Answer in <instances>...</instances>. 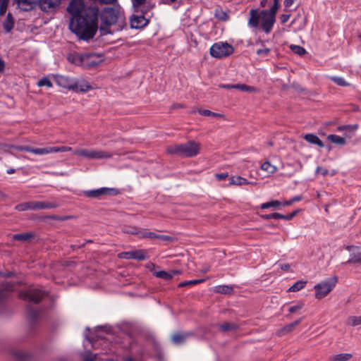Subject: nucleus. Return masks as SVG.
I'll return each instance as SVG.
<instances>
[{
  "instance_id": "obj_1",
  "label": "nucleus",
  "mask_w": 361,
  "mask_h": 361,
  "mask_svg": "<svg viewBox=\"0 0 361 361\" xmlns=\"http://www.w3.org/2000/svg\"><path fill=\"white\" fill-rule=\"evenodd\" d=\"M123 12L118 4L112 7L99 8L97 5L87 6L81 23H118L124 21Z\"/></svg>"
},
{
  "instance_id": "obj_2",
  "label": "nucleus",
  "mask_w": 361,
  "mask_h": 361,
  "mask_svg": "<svg viewBox=\"0 0 361 361\" xmlns=\"http://www.w3.org/2000/svg\"><path fill=\"white\" fill-rule=\"evenodd\" d=\"M68 60L84 68L90 69L101 64L104 60V56L100 54L88 53L71 55L68 56Z\"/></svg>"
},
{
  "instance_id": "obj_3",
  "label": "nucleus",
  "mask_w": 361,
  "mask_h": 361,
  "mask_svg": "<svg viewBox=\"0 0 361 361\" xmlns=\"http://www.w3.org/2000/svg\"><path fill=\"white\" fill-rule=\"evenodd\" d=\"M200 144L195 141H189L184 144L172 145L166 148V152L183 157H192L200 153Z\"/></svg>"
},
{
  "instance_id": "obj_4",
  "label": "nucleus",
  "mask_w": 361,
  "mask_h": 361,
  "mask_svg": "<svg viewBox=\"0 0 361 361\" xmlns=\"http://www.w3.org/2000/svg\"><path fill=\"white\" fill-rule=\"evenodd\" d=\"M279 7V0H274V4L269 10H251L248 23H274Z\"/></svg>"
},
{
  "instance_id": "obj_5",
  "label": "nucleus",
  "mask_w": 361,
  "mask_h": 361,
  "mask_svg": "<svg viewBox=\"0 0 361 361\" xmlns=\"http://www.w3.org/2000/svg\"><path fill=\"white\" fill-rule=\"evenodd\" d=\"M97 25V24H68V27L79 39L87 41L94 36L98 28Z\"/></svg>"
},
{
  "instance_id": "obj_6",
  "label": "nucleus",
  "mask_w": 361,
  "mask_h": 361,
  "mask_svg": "<svg viewBox=\"0 0 361 361\" xmlns=\"http://www.w3.org/2000/svg\"><path fill=\"white\" fill-rule=\"evenodd\" d=\"M337 282V276H333L316 284L314 286L315 298L322 300L326 297L334 290Z\"/></svg>"
},
{
  "instance_id": "obj_7",
  "label": "nucleus",
  "mask_w": 361,
  "mask_h": 361,
  "mask_svg": "<svg viewBox=\"0 0 361 361\" xmlns=\"http://www.w3.org/2000/svg\"><path fill=\"white\" fill-rule=\"evenodd\" d=\"M234 51L232 45L227 42H219L214 43L209 50L211 56L216 59H221L231 55Z\"/></svg>"
},
{
  "instance_id": "obj_8",
  "label": "nucleus",
  "mask_w": 361,
  "mask_h": 361,
  "mask_svg": "<svg viewBox=\"0 0 361 361\" xmlns=\"http://www.w3.org/2000/svg\"><path fill=\"white\" fill-rule=\"evenodd\" d=\"M73 154L87 159H102L111 157V154L108 152L95 149H76L73 152Z\"/></svg>"
},
{
  "instance_id": "obj_9",
  "label": "nucleus",
  "mask_w": 361,
  "mask_h": 361,
  "mask_svg": "<svg viewBox=\"0 0 361 361\" xmlns=\"http://www.w3.org/2000/svg\"><path fill=\"white\" fill-rule=\"evenodd\" d=\"M71 150L72 148L67 146L47 147L43 148H34L33 154L37 155H44L51 153L68 152Z\"/></svg>"
},
{
  "instance_id": "obj_10",
  "label": "nucleus",
  "mask_w": 361,
  "mask_h": 361,
  "mask_svg": "<svg viewBox=\"0 0 361 361\" xmlns=\"http://www.w3.org/2000/svg\"><path fill=\"white\" fill-rule=\"evenodd\" d=\"M118 257L126 259L144 260L147 258V251L145 250H137L133 251L123 252L118 255Z\"/></svg>"
},
{
  "instance_id": "obj_11",
  "label": "nucleus",
  "mask_w": 361,
  "mask_h": 361,
  "mask_svg": "<svg viewBox=\"0 0 361 361\" xmlns=\"http://www.w3.org/2000/svg\"><path fill=\"white\" fill-rule=\"evenodd\" d=\"M44 295V292L35 289H32L26 292H23L20 294V297L21 298L34 302L35 303L39 302Z\"/></svg>"
},
{
  "instance_id": "obj_12",
  "label": "nucleus",
  "mask_w": 361,
  "mask_h": 361,
  "mask_svg": "<svg viewBox=\"0 0 361 361\" xmlns=\"http://www.w3.org/2000/svg\"><path fill=\"white\" fill-rule=\"evenodd\" d=\"M56 83L63 88H66L70 90H73L74 88L73 81L74 79L68 76L62 75H56L54 76Z\"/></svg>"
},
{
  "instance_id": "obj_13",
  "label": "nucleus",
  "mask_w": 361,
  "mask_h": 361,
  "mask_svg": "<svg viewBox=\"0 0 361 361\" xmlns=\"http://www.w3.org/2000/svg\"><path fill=\"white\" fill-rule=\"evenodd\" d=\"M37 1L41 10L46 12H51L57 8L61 0H37Z\"/></svg>"
},
{
  "instance_id": "obj_14",
  "label": "nucleus",
  "mask_w": 361,
  "mask_h": 361,
  "mask_svg": "<svg viewBox=\"0 0 361 361\" xmlns=\"http://www.w3.org/2000/svg\"><path fill=\"white\" fill-rule=\"evenodd\" d=\"M73 86L74 88H73V91L74 92L85 93L92 90V85L83 78H80L78 80L74 79Z\"/></svg>"
},
{
  "instance_id": "obj_15",
  "label": "nucleus",
  "mask_w": 361,
  "mask_h": 361,
  "mask_svg": "<svg viewBox=\"0 0 361 361\" xmlns=\"http://www.w3.org/2000/svg\"><path fill=\"white\" fill-rule=\"evenodd\" d=\"M32 210L49 209L56 208L59 204L56 202L48 201H31Z\"/></svg>"
},
{
  "instance_id": "obj_16",
  "label": "nucleus",
  "mask_w": 361,
  "mask_h": 361,
  "mask_svg": "<svg viewBox=\"0 0 361 361\" xmlns=\"http://www.w3.org/2000/svg\"><path fill=\"white\" fill-rule=\"evenodd\" d=\"M14 2L20 10L27 11L35 6L37 0H14Z\"/></svg>"
},
{
  "instance_id": "obj_17",
  "label": "nucleus",
  "mask_w": 361,
  "mask_h": 361,
  "mask_svg": "<svg viewBox=\"0 0 361 361\" xmlns=\"http://www.w3.org/2000/svg\"><path fill=\"white\" fill-rule=\"evenodd\" d=\"M301 321L302 319H300L293 322L292 323H290L288 325L284 326L276 331V335L278 336H283L286 334L291 332L295 329L296 326L300 324Z\"/></svg>"
},
{
  "instance_id": "obj_18",
  "label": "nucleus",
  "mask_w": 361,
  "mask_h": 361,
  "mask_svg": "<svg viewBox=\"0 0 361 361\" xmlns=\"http://www.w3.org/2000/svg\"><path fill=\"white\" fill-rule=\"evenodd\" d=\"M114 189L108 188H101L99 189L85 191V194L88 197H99L102 195L110 194Z\"/></svg>"
},
{
  "instance_id": "obj_19",
  "label": "nucleus",
  "mask_w": 361,
  "mask_h": 361,
  "mask_svg": "<svg viewBox=\"0 0 361 361\" xmlns=\"http://www.w3.org/2000/svg\"><path fill=\"white\" fill-rule=\"evenodd\" d=\"M296 214H297V211H295V212H293L290 214H288L287 215L281 214L279 213H273V214L262 215V217L264 219H267V220L271 219H285V220H290Z\"/></svg>"
},
{
  "instance_id": "obj_20",
  "label": "nucleus",
  "mask_w": 361,
  "mask_h": 361,
  "mask_svg": "<svg viewBox=\"0 0 361 361\" xmlns=\"http://www.w3.org/2000/svg\"><path fill=\"white\" fill-rule=\"evenodd\" d=\"M180 271L178 270H172L170 271H154V275L159 279H163L165 280H170L173 278V276L176 274H179Z\"/></svg>"
},
{
  "instance_id": "obj_21",
  "label": "nucleus",
  "mask_w": 361,
  "mask_h": 361,
  "mask_svg": "<svg viewBox=\"0 0 361 361\" xmlns=\"http://www.w3.org/2000/svg\"><path fill=\"white\" fill-rule=\"evenodd\" d=\"M252 184V182H249L246 178H243L240 176H231L229 179V185L241 186L243 185Z\"/></svg>"
},
{
  "instance_id": "obj_22",
  "label": "nucleus",
  "mask_w": 361,
  "mask_h": 361,
  "mask_svg": "<svg viewBox=\"0 0 361 361\" xmlns=\"http://www.w3.org/2000/svg\"><path fill=\"white\" fill-rule=\"evenodd\" d=\"M304 138L310 144L317 145L320 147H324V145L323 142L314 134L309 133L304 136Z\"/></svg>"
},
{
  "instance_id": "obj_23",
  "label": "nucleus",
  "mask_w": 361,
  "mask_h": 361,
  "mask_svg": "<svg viewBox=\"0 0 361 361\" xmlns=\"http://www.w3.org/2000/svg\"><path fill=\"white\" fill-rule=\"evenodd\" d=\"M256 30L257 34L264 32L267 34L269 33L272 30L273 24H250Z\"/></svg>"
},
{
  "instance_id": "obj_24",
  "label": "nucleus",
  "mask_w": 361,
  "mask_h": 361,
  "mask_svg": "<svg viewBox=\"0 0 361 361\" xmlns=\"http://www.w3.org/2000/svg\"><path fill=\"white\" fill-rule=\"evenodd\" d=\"M137 236L140 238L155 239L157 234L147 229H140L137 228Z\"/></svg>"
},
{
  "instance_id": "obj_25",
  "label": "nucleus",
  "mask_w": 361,
  "mask_h": 361,
  "mask_svg": "<svg viewBox=\"0 0 361 361\" xmlns=\"http://www.w3.org/2000/svg\"><path fill=\"white\" fill-rule=\"evenodd\" d=\"M130 23H142L145 21V23H149L150 18H149V15L147 13L141 14V15H133L130 17Z\"/></svg>"
},
{
  "instance_id": "obj_26",
  "label": "nucleus",
  "mask_w": 361,
  "mask_h": 361,
  "mask_svg": "<svg viewBox=\"0 0 361 361\" xmlns=\"http://www.w3.org/2000/svg\"><path fill=\"white\" fill-rule=\"evenodd\" d=\"M261 169L269 176L276 172L277 167L271 164L269 161H265L261 165Z\"/></svg>"
},
{
  "instance_id": "obj_27",
  "label": "nucleus",
  "mask_w": 361,
  "mask_h": 361,
  "mask_svg": "<svg viewBox=\"0 0 361 361\" xmlns=\"http://www.w3.org/2000/svg\"><path fill=\"white\" fill-rule=\"evenodd\" d=\"M327 140L331 142L338 145H344L346 143V140L345 138L340 137L337 135H329L327 136Z\"/></svg>"
},
{
  "instance_id": "obj_28",
  "label": "nucleus",
  "mask_w": 361,
  "mask_h": 361,
  "mask_svg": "<svg viewBox=\"0 0 361 361\" xmlns=\"http://www.w3.org/2000/svg\"><path fill=\"white\" fill-rule=\"evenodd\" d=\"M353 357L350 353H341L333 355L330 357V361H348Z\"/></svg>"
},
{
  "instance_id": "obj_29",
  "label": "nucleus",
  "mask_w": 361,
  "mask_h": 361,
  "mask_svg": "<svg viewBox=\"0 0 361 361\" xmlns=\"http://www.w3.org/2000/svg\"><path fill=\"white\" fill-rule=\"evenodd\" d=\"M214 291L216 293H222V294H229L233 293V287L227 285H221L217 286L214 288Z\"/></svg>"
},
{
  "instance_id": "obj_30",
  "label": "nucleus",
  "mask_w": 361,
  "mask_h": 361,
  "mask_svg": "<svg viewBox=\"0 0 361 361\" xmlns=\"http://www.w3.org/2000/svg\"><path fill=\"white\" fill-rule=\"evenodd\" d=\"M233 88L240 90L243 92H257L258 90L254 87L249 86L245 84H236L233 86Z\"/></svg>"
},
{
  "instance_id": "obj_31",
  "label": "nucleus",
  "mask_w": 361,
  "mask_h": 361,
  "mask_svg": "<svg viewBox=\"0 0 361 361\" xmlns=\"http://www.w3.org/2000/svg\"><path fill=\"white\" fill-rule=\"evenodd\" d=\"M307 283L306 281H298L288 288L289 292H297L305 288Z\"/></svg>"
},
{
  "instance_id": "obj_32",
  "label": "nucleus",
  "mask_w": 361,
  "mask_h": 361,
  "mask_svg": "<svg viewBox=\"0 0 361 361\" xmlns=\"http://www.w3.org/2000/svg\"><path fill=\"white\" fill-rule=\"evenodd\" d=\"M215 17L219 20L227 21L229 20L228 14L221 8H217L216 10Z\"/></svg>"
},
{
  "instance_id": "obj_33",
  "label": "nucleus",
  "mask_w": 361,
  "mask_h": 361,
  "mask_svg": "<svg viewBox=\"0 0 361 361\" xmlns=\"http://www.w3.org/2000/svg\"><path fill=\"white\" fill-rule=\"evenodd\" d=\"M219 328L222 331H231L236 330L238 326L234 323L225 322L220 324Z\"/></svg>"
},
{
  "instance_id": "obj_34",
  "label": "nucleus",
  "mask_w": 361,
  "mask_h": 361,
  "mask_svg": "<svg viewBox=\"0 0 361 361\" xmlns=\"http://www.w3.org/2000/svg\"><path fill=\"white\" fill-rule=\"evenodd\" d=\"M188 334H176L172 336V341L175 344H181L183 343L185 339L187 338Z\"/></svg>"
},
{
  "instance_id": "obj_35",
  "label": "nucleus",
  "mask_w": 361,
  "mask_h": 361,
  "mask_svg": "<svg viewBox=\"0 0 361 361\" xmlns=\"http://www.w3.org/2000/svg\"><path fill=\"white\" fill-rule=\"evenodd\" d=\"M281 207V201L271 200L261 204L260 208L262 209H269L270 207L279 208Z\"/></svg>"
},
{
  "instance_id": "obj_36",
  "label": "nucleus",
  "mask_w": 361,
  "mask_h": 361,
  "mask_svg": "<svg viewBox=\"0 0 361 361\" xmlns=\"http://www.w3.org/2000/svg\"><path fill=\"white\" fill-rule=\"evenodd\" d=\"M198 113L200 115H202L204 116H213V117H216V118H223L224 117L223 114L212 112L208 109H198Z\"/></svg>"
},
{
  "instance_id": "obj_37",
  "label": "nucleus",
  "mask_w": 361,
  "mask_h": 361,
  "mask_svg": "<svg viewBox=\"0 0 361 361\" xmlns=\"http://www.w3.org/2000/svg\"><path fill=\"white\" fill-rule=\"evenodd\" d=\"M348 324L355 326L361 325V315L360 316H351L347 320Z\"/></svg>"
},
{
  "instance_id": "obj_38",
  "label": "nucleus",
  "mask_w": 361,
  "mask_h": 361,
  "mask_svg": "<svg viewBox=\"0 0 361 361\" xmlns=\"http://www.w3.org/2000/svg\"><path fill=\"white\" fill-rule=\"evenodd\" d=\"M32 237V234L29 233H18L13 235V239L19 241H27Z\"/></svg>"
},
{
  "instance_id": "obj_39",
  "label": "nucleus",
  "mask_w": 361,
  "mask_h": 361,
  "mask_svg": "<svg viewBox=\"0 0 361 361\" xmlns=\"http://www.w3.org/2000/svg\"><path fill=\"white\" fill-rule=\"evenodd\" d=\"M330 79L336 85L341 87H347L350 85V84L347 82L343 78L341 77L331 76L330 77Z\"/></svg>"
},
{
  "instance_id": "obj_40",
  "label": "nucleus",
  "mask_w": 361,
  "mask_h": 361,
  "mask_svg": "<svg viewBox=\"0 0 361 361\" xmlns=\"http://www.w3.org/2000/svg\"><path fill=\"white\" fill-rule=\"evenodd\" d=\"M290 49L293 51V53L299 55L303 56L306 54V50L301 46L299 45H290Z\"/></svg>"
},
{
  "instance_id": "obj_41",
  "label": "nucleus",
  "mask_w": 361,
  "mask_h": 361,
  "mask_svg": "<svg viewBox=\"0 0 361 361\" xmlns=\"http://www.w3.org/2000/svg\"><path fill=\"white\" fill-rule=\"evenodd\" d=\"M16 209L20 212L32 210V202L18 204L16 206Z\"/></svg>"
},
{
  "instance_id": "obj_42",
  "label": "nucleus",
  "mask_w": 361,
  "mask_h": 361,
  "mask_svg": "<svg viewBox=\"0 0 361 361\" xmlns=\"http://www.w3.org/2000/svg\"><path fill=\"white\" fill-rule=\"evenodd\" d=\"M83 360L84 361H102V360L99 358L97 354H92L90 352H88L85 355Z\"/></svg>"
},
{
  "instance_id": "obj_43",
  "label": "nucleus",
  "mask_w": 361,
  "mask_h": 361,
  "mask_svg": "<svg viewBox=\"0 0 361 361\" xmlns=\"http://www.w3.org/2000/svg\"><path fill=\"white\" fill-rule=\"evenodd\" d=\"M37 85L39 87L47 86L49 88L52 87L53 85L51 80L48 78H42L37 82Z\"/></svg>"
},
{
  "instance_id": "obj_44",
  "label": "nucleus",
  "mask_w": 361,
  "mask_h": 361,
  "mask_svg": "<svg viewBox=\"0 0 361 361\" xmlns=\"http://www.w3.org/2000/svg\"><path fill=\"white\" fill-rule=\"evenodd\" d=\"M122 231L125 233H129V234L137 235V227L126 226L123 228Z\"/></svg>"
},
{
  "instance_id": "obj_45",
  "label": "nucleus",
  "mask_w": 361,
  "mask_h": 361,
  "mask_svg": "<svg viewBox=\"0 0 361 361\" xmlns=\"http://www.w3.org/2000/svg\"><path fill=\"white\" fill-rule=\"evenodd\" d=\"M203 281H204V279L187 281H184V282L179 283L178 287H184L186 286L196 285V284L200 283Z\"/></svg>"
},
{
  "instance_id": "obj_46",
  "label": "nucleus",
  "mask_w": 361,
  "mask_h": 361,
  "mask_svg": "<svg viewBox=\"0 0 361 361\" xmlns=\"http://www.w3.org/2000/svg\"><path fill=\"white\" fill-rule=\"evenodd\" d=\"M303 306H304V304L302 302H298L296 305L290 307L288 309V312L290 314L295 313L298 311L302 309Z\"/></svg>"
},
{
  "instance_id": "obj_47",
  "label": "nucleus",
  "mask_w": 361,
  "mask_h": 361,
  "mask_svg": "<svg viewBox=\"0 0 361 361\" xmlns=\"http://www.w3.org/2000/svg\"><path fill=\"white\" fill-rule=\"evenodd\" d=\"M357 128H358L357 125H347V126H339L338 128V130L339 131H343V130L355 131Z\"/></svg>"
},
{
  "instance_id": "obj_48",
  "label": "nucleus",
  "mask_w": 361,
  "mask_h": 361,
  "mask_svg": "<svg viewBox=\"0 0 361 361\" xmlns=\"http://www.w3.org/2000/svg\"><path fill=\"white\" fill-rule=\"evenodd\" d=\"M347 263H361V252L353 254Z\"/></svg>"
},
{
  "instance_id": "obj_49",
  "label": "nucleus",
  "mask_w": 361,
  "mask_h": 361,
  "mask_svg": "<svg viewBox=\"0 0 361 361\" xmlns=\"http://www.w3.org/2000/svg\"><path fill=\"white\" fill-rule=\"evenodd\" d=\"M111 24H103V26H102L99 29L100 35H105L108 33H110V25Z\"/></svg>"
},
{
  "instance_id": "obj_50",
  "label": "nucleus",
  "mask_w": 361,
  "mask_h": 361,
  "mask_svg": "<svg viewBox=\"0 0 361 361\" xmlns=\"http://www.w3.org/2000/svg\"><path fill=\"white\" fill-rule=\"evenodd\" d=\"M270 52L269 48H263V49H259L257 50L256 53L259 56L265 57L267 56L268 54Z\"/></svg>"
},
{
  "instance_id": "obj_51",
  "label": "nucleus",
  "mask_w": 361,
  "mask_h": 361,
  "mask_svg": "<svg viewBox=\"0 0 361 361\" xmlns=\"http://www.w3.org/2000/svg\"><path fill=\"white\" fill-rule=\"evenodd\" d=\"M6 12V0L2 1L0 0V16H3Z\"/></svg>"
},
{
  "instance_id": "obj_52",
  "label": "nucleus",
  "mask_w": 361,
  "mask_h": 361,
  "mask_svg": "<svg viewBox=\"0 0 361 361\" xmlns=\"http://www.w3.org/2000/svg\"><path fill=\"white\" fill-rule=\"evenodd\" d=\"M147 0H131L133 7L138 8L144 4Z\"/></svg>"
},
{
  "instance_id": "obj_53",
  "label": "nucleus",
  "mask_w": 361,
  "mask_h": 361,
  "mask_svg": "<svg viewBox=\"0 0 361 361\" xmlns=\"http://www.w3.org/2000/svg\"><path fill=\"white\" fill-rule=\"evenodd\" d=\"M215 177L218 180H225L226 178H227L228 177V173H216L215 175Z\"/></svg>"
},
{
  "instance_id": "obj_54",
  "label": "nucleus",
  "mask_w": 361,
  "mask_h": 361,
  "mask_svg": "<svg viewBox=\"0 0 361 361\" xmlns=\"http://www.w3.org/2000/svg\"><path fill=\"white\" fill-rule=\"evenodd\" d=\"M102 4H118V0H97Z\"/></svg>"
},
{
  "instance_id": "obj_55",
  "label": "nucleus",
  "mask_w": 361,
  "mask_h": 361,
  "mask_svg": "<svg viewBox=\"0 0 361 361\" xmlns=\"http://www.w3.org/2000/svg\"><path fill=\"white\" fill-rule=\"evenodd\" d=\"M305 18L303 15V13H298V18H294L293 20L292 21V23H295V22H299V23H302L304 21H305Z\"/></svg>"
},
{
  "instance_id": "obj_56",
  "label": "nucleus",
  "mask_w": 361,
  "mask_h": 361,
  "mask_svg": "<svg viewBox=\"0 0 361 361\" xmlns=\"http://www.w3.org/2000/svg\"><path fill=\"white\" fill-rule=\"evenodd\" d=\"M129 25L130 29H143L147 24H137L136 25H135V24L130 23Z\"/></svg>"
},
{
  "instance_id": "obj_57",
  "label": "nucleus",
  "mask_w": 361,
  "mask_h": 361,
  "mask_svg": "<svg viewBox=\"0 0 361 361\" xmlns=\"http://www.w3.org/2000/svg\"><path fill=\"white\" fill-rule=\"evenodd\" d=\"M155 239H159V240H161L166 241V240H169L171 239V237H169L168 235L157 234V237H155Z\"/></svg>"
},
{
  "instance_id": "obj_58",
  "label": "nucleus",
  "mask_w": 361,
  "mask_h": 361,
  "mask_svg": "<svg viewBox=\"0 0 361 361\" xmlns=\"http://www.w3.org/2000/svg\"><path fill=\"white\" fill-rule=\"evenodd\" d=\"M14 24H4V28L6 32H9L13 28Z\"/></svg>"
},
{
  "instance_id": "obj_59",
  "label": "nucleus",
  "mask_w": 361,
  "mask_h": 361,
  "mask_svg": "<svg viewBox=\"0 0 361 361\" xmlns=\"http://www.w3.org/2000/svg\"><path fill=\"white\" fill-rule=\"evenodd\" d=\"M316 172L325 176L327 174L328 171L322 167H317Z\"/></svg>"
},
{
  "instance_id": "obj_60",
  "label": "nucleus",
  "mask_w": 361,
  "mask_h": 361,
  "mask_svg": "<svg viewBox=\"0 0 361 361\" xmlns=\"http://www.w3.org/2000/svg\"><path fill=\"white\" fill-rule=\"evenodd\" d=\"M295 0H285L284 1V6L287 8L290 7L294 3Z\"/></svg>"
},
{
  "instance_id": "obj_61",
  "label": "nucleus",
  "mask_w": 361,
  "mask_h": 361,
  "mask_svg": "<svg viewBox=\"0 0 361 361\" xmlns=\"http://www.w3.org/2000/svg\"><path fill=\"white\" fill-rule=\"evenodd\" d=\"M290 14H283L281 17V23L287 22L290 18Z\"/></svg>"
},
{
  "instance_id": "obj_62",
  "label": "nucleus",
  "mask_w": 361,
  "mask_h": 361,
  "mask_svg": "<svg viewBox=\"0 0 361 361\" xmlns=\"http://www.w3.org/2000/svg\"><path fill=\"white\" fill-rule=\"evenodd\" d=\"M292 204H293V201H291V200H290L288 201L281 202V206H283V207L289 206V205H291Z\"/></svg>"
},
{
  "instance_id": "obj_63",
  "label": "nucleus",
  "mask_w": 361,
  "mask_h": 361,
  "mask_svg": "<svg viewBox=\"0 0 361 361\" xmlns=\"http://www.w3.org/2000/svg\"><path fill=\"white\" fill-rule=\"evenodd\" d=\"M290 268V264H284L281 265V269L283 271H288Z\"/></svg>"
},
{
  "instance_id": "obj_64",
  "label": "nucleus",
  "mask_w": 361,
  "mask_h": 361,
  "mask_svg": "<svg viewBox=\"0 0 361 361\" xmlns=\"http://www.w3.org/2000/svg\"><path fill=\"white\" fill-rule=\"evenodd\" d=\"M23 149V151L33 153L34 147L30 146H24Z\"/></svg>"
}]
</instances>
